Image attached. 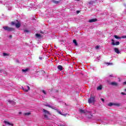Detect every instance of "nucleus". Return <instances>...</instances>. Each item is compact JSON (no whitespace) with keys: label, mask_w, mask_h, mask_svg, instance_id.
Instances as JSON below:
<instances>
[{"label":"nucleus","mask_w":126,"mask_h":126,"mask_svg":"<svg viewBox=\"0 0 126 126\" xmlns=\"http://www.w3.org/2000/svg\"><path fill=\"white\" fill-rule=\"evenodd\" d=\"M79 112L81 113V114H85V115H90V116L88 117L89 119L92 117V113L90 111H87L86 110L80 109Z\"/></svg>","instance_id":"f257e3e1"},{"label":"nucleus","mask_w":126,"mask_h":126,"mask_svg":"<svg viewBox=\"0 0 126 126\" xmlns=\"http://www.w3.org/2000/svg\"><path fill=\"white\" fill-rule=\"evenodd\" d=\"M43 112L44 113V117L45 119H46V120H49V117L48 116H49V115H51V114L50 113V112L48 111L47 110L45 109H43Z\"/></svg>","instance_id":"f03ea898"},{"label":"nucleus","mask_w":126,"mask_h":126,"mask_svg":"<svg viewBox=\"0 0 126 126\" xmlns=\"http://www.w3.org/2000/svg\"><path fill=\"white\" fill-rule=\"evenodd\" d=\"M11 24V25H15L16 28H19V27L21 26V24H20V22H18L17 23L12 22Z\"/></svg>","instance_id":"7ed1b4c3"},{"label":"nucleus","mask_w":126,"mask_h":126,"mask_svg":"<svg viewBox=\"0 0 126 126\" xmlns=\"http://www.w3.org/2000/svg\"><path fill=\"white\" fill-rule=\"evenodd\" d=\"M108 105L109 107H112V106H117V107H120V106H121V104H120V103H114L110 102L108 104Z\"/></svg>","instance_id":"20e7f679"},{"label":"nucleus","mask_w":126,"mask_h":126,"mask_svg":"<svg viewBox=\"0 0 126 126\" xmlns=\"http://www.w3.org/2000/svg\"><path fill=\"white\" fill-rule=\"evenodd\" d=\"M111 45H112L113 46H119V45H120V42L117 41L116 43H115V40L114 39H111Z\"/></svg>","instance_id":"39448f33"},{"label":"nucleus","mask_w":126,"mask_h":126,"mask_svg":"<svg viewBox=\"0 0 126 126\" xmlns=\"http://www.w3.org/2000/svg\"><path fill=\"white\" fill-rule=\"evenodd\" d=\"M3 29L6 31H13L14 29L9 28V27H3Z\"/></svg>","instance_id":"423d86ee"},{"label":"nucleus","mask_w":126,"mask_h":126,"mask_svg":"<svg viewBox=\"0 0 126 126\" xmlns=\"http://www.w3.org/2000/svg\"><path fill=\"white\" fill-rule=\"evenodd\" d=\"M94 101L95 98L94 97H91V98L89 99L88 102L89 104H92V103H94Z\"/></svg>","instance_id":"0eeeda50"},{"label":"nucleus","mask_w":126,"mask_h":126,"mask_svg":"<svg viewBox=\"0 0 126 126\" xmlns=\"http://www.w3.org/2000/svg\"><path fill=\"white\" fill-rule=\"evenodd\" d=\"M3 123L4 124H5V125H8V126H13V124L10 123V122H8V121H4Z\"/></svg>","instance_id":"6e6552de"},{"label":"nucleus","mask_w":126,"mask_h":126,"mask_svg":"<svg viewBox=\"0 0 126 126\" xmlns=\"http://www.w3.org/2000/svg\"><path fill=\"white\" fill-rule=\"evenodd\" d=\"M28 89H26V88H23L24 91H25V92H28V91H29V90H30V87L29 86H27V87Z\"/></svg>","instance_id":"1a4fd4ad"},{"label":"nucleus","mask_w":126,"mask_h":126,"mask_svg":"<svg viewBox=\"0 0 126 126\" xmlns=\"http://www.w3.org/2000/svg\"><path fill=\"white\" fill-rule=\"evenodd\" d=\"M45 106H46V107H49V108H51L52 109H54V110H56V107H54V106H52L51 105H50L49 104H45L44 105Z\"/></svg>","instance_id":"9d476101"},{"label":"nucleus","mask_w":126,"mask_h":126,"mask_svg":"<svg viewBox=\"0 0 126 126\" xmlns=\"http://www.w3.org/2000/svg\"><path fill=\"white\" fill-rule=\"evenodd\" d=\"M114 50L115 53H116V54H120V50H119V49L115 48Z\"/></svg>","instance_id":"9b49d317"},{"label":"nucleus","mask_w":126,"mask_h":126,"mask_svg":"<svg viewBox=\"0 0 126 126\" xmlns=\"http://www.w3.org/2000/svg\"><path fill=\"white\" fill-rule=\"evenodd\" d=\"M95 21H97V19H92L89 20V22L90 23L95 22Z\"/></svg>","instance_id":"f8f14e48"},{"label":"nucleus","mask_w":126,"mask_h":126,"mask_svg":"<svg viewBox=\"0 0 126 126\" xmlns=\"http://www.w3.org/2000/svg\"><path fill=\"white\" fill-rule=\"evenodd\" d=\"M8 103L10 104H12V105H15V102L12 100H8Z\"/></svg>","instance_id":"ddd939ff"},{"label":"nucleus","mask_w":126,"mask_h":126,"mask_svg":"<svg viewBox=\"0 0 126 126\" xmlns=\"http://www.w3.org/2000/svg\"><path fill=\"white\" fill-rule=\"evenodd\" d=\"M58 68L59 70H63V66L59 65L58 66Z\"/></svg>","instance_id":"4468645a"},{"label":"nucleus","mask_w":126,"mask_h":126,"mask_svg":"<svg viewBox=\"0 0 126 126\" xmlns=\"http://www.w3.org/2000/svg\"><path fill=\"white\" fill-rule=\"evenodd\" d=\"M110 84L111 85H114L115 86H117V85H118V83H117L116 82H111L110 83Z\"/></svg>","instance_id":"2eb2a0df"},{"label":"nucleus","mask_w":126,"mask_h":126,"mask_svg":"<svg viewBox=\"0 0 126 126\" xmlns=\"http://www.w3.org/2000/svg\"><path fill=\"white\" fill-rule=\"evenodd\" d=\"M73 42L75 44V46H77V42L76 41V40L74 39Z\"/></svg>","instance_id":"dca6fc26"},{"label":"nucleus","mask_w":126,"mask_h":126,"mask_svg":"<svg viewBox=\"0 0 126 126\" xmlns=\"http://www.w3.org/2000/svg\"><path fill=\"white\" fill-rule=\"evenodd\" d=\"M97 90H102V86H99L97 87Z\"/></svg>","instance_id":"f3484780"},{"label":"nucleus","mask_w":126,"mask_h":126,"mask_svg":"<svg viewBox=\"0 0 126 126\" xmlns=\"http://www.w3.org/2000/svg\"><path fill=\"white\" fill-rule=\"evenodd\" d=\"M35 36L37 37V38H40V37H41V35L38 33L36 34Z\"/></svg>","instance_id":"a211bd4d"},{"label":"nucleus","mask_w":126,"mask_h":126,"mask_svg":"<svg viewBox=\"0 0 126 126\" xmlns=\"http://www.w3.org/2000/svg\"><path fill=\"white\" fill-rule=\"evenodd\" d=\"M30 114H31L30 112H27V113H24V115H25V116H29V115H30Z\"/></svg>","instance_id":"6ab92c4d"},{"label":"nucleus","mask_w":126,"mask_h":126,"mask_svg":"<svg viewBox=\"0 0 126 126\" xmlns=\"http://www.w3.org/2000/svg\"><path fill=\"white\" fill-rule=\"evenodd\" d=\"M56 111H57V113L60 114V115H63V114L62 113V112L59 111V110L56 109Z\"/></svg>","instance_id":"aec40b11"},{"label":"nucleus","mask_w":126,"mask_h":126,"mask_svg":"<svg viewBox=\"0 0 126 126\" xmlns=\"http://www.w3.org/2000/svg\"><path fill=\"white\" fill-rule=\"evenodd\" d=\"M2 72L4 73V70L2 69H0V73H2Z\"/></svg>","instance_id":"412c9836"},{"label":"nucleus","mask_w":126,"mask_h":126,"mask_svg":"<svg viewBox=\"0 0 126 126\" xmlns=\"http://www.w3.org/2000/svg\"><path fill=\"white\" fill-rule=\"evenodd\" d=\"M52 1L54 2V3H59V2H60L59 1H56V0H52Z\"/></svg>","instance_id":"4be33fe9"},{"label":"nucleus","mask_w":126,"mask_h":126,"mask_svg":"<svg viewBox=\"0 0 126 126\" xmlns=\"http://www.w3.org/2000/svg\"><path fill=\"white\" fill-rule=\"evenodd\" d=\"M22 71L23 72H26L28 71V69H22Z\"/></svg>","instance_id":"5701e85b"},{"label":"nucleus","mask_w":126,"mask_h":126,"mask_svg":"<svg viewBox=\"0 0 126 126\" xmlns=\"http://www.w3.org/2000/svg\"><path fill=\"white\" fill-rule=\"evenodd\" d=\"M115 39H121V37L118 36V35H114Z\"/></svg>","instance_id":"b1692460"},{"label":"nucleus","mask_w":126,"mask_h":126,"mask_svg":"<svg viewBox=\"0 0 126 126\" xmlns=\"http://www.w3.org/2000/svg\"><path fill=\"white\" fill-rule=\"evenodd\" d=\"M3 56H4V57H5V56H8V54H7V53H3Z\"/></svg>","instance_id":"393cba45"},{"label":"nucleus","mask_w":126,"mask_h":126,"mask_svg":"<svg viewBox=\"0 0 126 126\" xmlns=\"http://www.w3.org/2000/svg\"><path fill=\"white\" fill-rule=\"evenodd\" d=\"M42 93H43V94H44L45 95H46V91H45V90H42Z\"/></svg>","instance_id":"a878e982"},{"label":"nucleus","mask_w":126,"mask_h":126,"mask_svg":"<svg viewBox=\"0 0 126 126\" xmlns=\"http://www.w3.org/2000/svg\"><path fill=\"white\" fill-rule=\"evenodd\" d=\"M24 32H27V33H28V32H29V31H28V30H25L24 31Z\"/></svg>","instance_id":"bb28decb"},{"label":"nucleus","mask_w":126,"mask_h":126,"mask_svg":"<svg viewBox=\"0 0 126 126\" xmlns=\"http://www.w3.org/2000/svg\"><path fill=\"white\" fill-rule=\"evenodd\" d=\"M122 38L126 39V35L122 36Z\"/></svg>","instance_id":"cd10ccee"},{"label":"nucleus","mask_w":126,"mask_h":126,"mask_svg":"<svg viewBox=\"0 0 126 126\" xmlns=\"http://www.w3.org/2000/svg\"><path fill=\"white\" fill-rule=\"evenodd\" d=\"M66 115H67V114H63L62 116H64V117H66Z\"/></svg>","instance_id":"c85d7f7f"},{"label":"nucleus","mask_w":126,"mask_h":126,"mask_svg":"<svg viewBox=\"0 0 126 126\" xmlns=\"http://www.w3.org/2000/svg\"><path fill=\"white\" fill-rule=\"evenodd\" d=\"M121 94H122V95H126V94H125L124 92H122V93H121Z\"/></svg>","instance_id":"c756f323"},{"label":"nucleus","mask_w":126,"mask_h":126,"mask_svg":"<svg viewBox=\"0 0 126 126\" xmlns=\"http://www.w3.org/2000/svg\"><path fill=\"white\" fill-rule=\"evenodd\" d=\"M101 100L102 102H104L105 101V99H104V98H101Z\"/></svg>","instance_id":"7c9ffc66"},{"label":"nucleus","mask_w":126,"mask_h":126,"mask_svg":"<svg viewBox=\"0 0 126 126\" xmlns=\"http://www.w3.org/2000/svg\"><path fill=\"white\" fill-rule=\"evenodd\" d=\"M99 48V46H96L95 47V49H96V50H98V48Z\"/></svg>","instance_id":"2f4dec72"},{"label":"nucleus","mask_w":126,"mask_h":126,"mask_svg":"<svg viewBox=\"0 0 126 126\" xmlns=\"http://www.w3.org/2000/svg\"><path fill=\"white\" fill-rule=\"evenodd\" d=\"M60 126H66V125H60Z\"/></svg>","instance_id":"473e14b6"},{"label":"nucleus","mask_w":126,"mask_h":126,"mask_svg":"<svg viewBox=\"0 0 126 126\" xmlns=\"http://www.w3.org/2000/svg\"><path fill=\"white\" fill-rule=\"evenodd\" d=\"M110 77H114V76L113 74H111L110 75Z\"/></svg>","instance_id":"72a5a7b5"},{"label":"nucleus","mask_w":126,"mask_h":126,"mask_svg":"<svg viewBox=\"0 0 126 126\" xmlns=\"http://www.w3.org/2000/svg\"><path fill=\"white\" fill-rule=\"evenodd\" d=\"M123 84H124V85H126V82H124L123 83Z\"/></svg>","instance_id":"f704fd0d"},{"label":"nucleus","mask_w":126,"mask_h":126,"mask_svg":"<svg viewBox=\"0 0 126 126\" xmlns=\"http://www.w3.org/2000/svg\"><path fill=\"white\" fill-rule=\"evenodd\" d=\"M12 35H9V38H12Z\"/></svg>","instance_id":"c9c22d12"},{"label":"nucleus","mask_w":126,"mask_h":126,"mask_svg":"<svg viewBox=\"0 0 126 126\" xmlns=\"http://www.w3.org/2000/svg\"><path fill=\"white\" fill-rule=\"evenodd\" d=\"M19 115H21L22 112H19Z\"/></svg>","instance_id":"e433bc0d"},{"label":"nucleus","mask_w":126,"mask_h":126,"mask_svg":"<svg viewBox=\"0 0 126 126\" xmlns=\"http://www.w3.org/2000/svg\"><path fill=\"white\" fill-rule=\"evenodd\" d=\"M110 64H112V63H108V65H110Z\"/></svg>","instance_id":"4c0bfd02"},{"label":"nucleus","mask_w":126,"mask_h":126,"mask_svg":"<svg viewBox=\"0 0 126 126\" xmlns=\"http://www.w3.org/2000/svg\"><path fill=\"white\" fill-rule=\"evenodd\" d=\"M9 10H10V9H11V8H8Z\"/></svg>","instance_id":"58836bf2"},{"label":"nucleus","mask_w":126,"mask_h":126,"mask_svg":"<svg viewBox=\"0 0 126 126\" xmlns=\"http://www.w3.org/2000/svg\"><path fill=\"white\" fill-rule=\"evenodd\" d=\"M77 13H79V11H77Z\"/></svg>","instance_id":"ea45409f"},{"label":"nucleus","mask_w":126,"mask_h":126,"mask_svg":"<svg viewBox=\"0 0 126 126\" xmlns=\"http://www.w3.org/2000/svg\"><path fill=\"white\" fill-rule=\"evenodd\" d=\"M125 91H126V89L125 90Z\"/></svg>","instance_id":"a19ab883"},{"label":"nucleus","mask_w":126,"mask_h":126,"mask_svg":"<svg viewBox=\"0 0 126 126\" xmlns=\"http://www.w3.org/2000/svg\"><path fill=\"white\" fill-rule=\"evenodd\" d=\"M3 126H4V125H3Z\"/></svg>","instance_id":"79ce46f5"},{"label":"nucleus","mask_w":126,"mask_h":126,"mask_svg":"<svg viewBox=\"0 0 126 126\" xmlns=\"http://www.w3.org/2000/svg\"><path fill=\"white\" fill-rule=\"evenodd\" d=\"M89 3H91V2H90Z\"/></svg>","instance_id":"37998d69"}]
</instances>
